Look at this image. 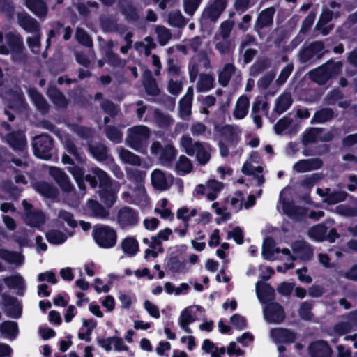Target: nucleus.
Listing matches in <instances>:
<instances>
[{"label": "nucleus", "instance_id": "1", "mask_svg": "<svg viewBox=\"0 0 357 357\" xmlns=\"http://www.w3.org/2000/svg\"><path fill=\"white\" fill-rule=\"evenodd\" d=\"M9 54L15 62H24L27 57L23 41L20 36L10 31L4 36L3 32L0 31V54Z\"/></svg>", "mask_w": 357, "mask_h": 357}, {"label": "nucleus", "instance_id": "2", "mask_svg": "<svg viewBox=\"0 0 357 357\" xmlns=\"http://www.w3.org/2000/svg\"><path fill=\"white\" fill-rule=\"evenodd\" d=\"M181 144L184 151L189 156H195L201 165H205L211 157V147L207 143L194 142L188 135H183L181 139Z\"/></svg>", "mask_w": 357, "mask_h": 357}, {"label": "nucleus", "instance_id": "3", "mask_svg": "<svg viewBox=\"0 0 357 357\" xmlns=\"http://www.w3.org/2000/svg\"><path fill=\"white\" fill-rule=\"evenodd\" d=\"M150 132L145 126H136L128 130L126 143L132 149L139 153H145Z\"/></svg>", "mask_w": 357, "mask_h": 357}, {"label": "nucleus", "instance_id": "4", "mask_svg": "<svg viewBox=\"0 0 357 357\" xmlns=\"http://www.w3.org/2000/svg\"><path fill=\"white\" fill-rule=\"evenodd\" d=\"M96 243L101 248H110L116 243V233L114 229L106 225H96L93 230Z\"/></svg>", "mask_w": 357, "mask_h": 357}, {"label": "nucleus", "instance_id": "5", "mask_svg": "<svg viewBox=\"0 0 357 357\" xmlns=\"http://www.w3.org/2000/svg\"><path fill=\"white\" fill-rule=\"evenodd\" d=\"M293 253L287 248L282 250V255L283 259H290L291 261L296 259H301L303 261H307L311 259L313 255L312 248L306 242L303 241H298L292 245Z\"/></svg>", "mask_w": 357, "mask_h": 357}, {"label": "nucleus", "instance_id": "6", "mask_svg": "<svg viewBox=\"0 0 357 357\" xmlns=\"http://www.w3.org/2000/svg\"><path fill=\"white\" fill-rule=\"evenodd\" d=\"M52 141L47 135L36 137L33 141L34 154L36 157L48 160L52 156Z\"/></svg>", "mask_w": 357, "mask_h": 357}, {"label": "nucleus", "instance_id": "7", "mask_svg": "<svg viewBox=\"0 0 357 357\" xmlns=\"http://www.w3.org/2000/svg\"><path fill=\"white\" fill-rule=\"evenodd\" d=\"M151 153L158 156L163 165L169 164L174 158L176 150L171 143L162 146L159 142H153L150 147Z\"/></svg>", "mask_w": 357, "mask_h": 357}, {"label": "nucleus", "instance_id": "8", "mask_svg": "<svg viewBox=\"0 0 357 357\" xmlns=\"http://www.w3.org/2000/svg\"><path fill=\"white\" fill-rule=\"evenodd\" d=\"M227 6V0H211L203 11V19L215 22L225 10Z\"/></svg>", "mask_w": 357, "mask_h": 357}, {"label": "nucleus", "instance_id": "9", "mask_svg": "<svg viewBox=\"0 0 357 357\" xmlns=\"http://www.w3.org/2000/svg\"><path fill=\"white\" fill-rule=\"evenodd\" d=\"M22 205L25 211L24 221L26 225L36 228H40L45 222V215L38 210L32 211V205L26 200L22 201Z\"/></svg>", "mask_w": 357, "mask_h": 357}, {"label": "nucleus", "instance_id": "10", "mask_svg": "<svg viewBox=\"0 0 357 357\" xmlns=\"http://www.w3.org/2000/svg\"><path fill=\"white\" fill-rule=\"evenodd\" d=\"M335 66L333 63H327L311 70L310 78L319 84H324L335 73Z\"/></svg>", "mask_w": 357, "mask_h": 357}, {"label": "nucleus", "instance_id": "11", "mask_svg": "<svg viewBox=\"0 0 357 357\" xmlns=\"http://www.w3.org/2000/svg\"><path fill=\"white\" fill-rule=\"evenodd\" d=\"M223 188V184L221 182L214 179H210L207 181L206 185L200 184L195 188L197 194L204 195L208 199L213 201L216 199L218 194Z\"/></svg>", "mask_w": 357, "mask_h": 357}, {"label": "nucleus", "instance_id": "12", "mask_svg": "<svg viewBox=\"0 0 357 357\" xmlns=\"http://www.w3.org/2000/svg\"><path fill=\"white\" fill-rule=\"evenodd\" d=\"M264 317L268 323L279 324L285 317L284 312L281 305L277 303H271L264 308Z\"/></svg>", "mask_w": 357, "mask_h": 357}, {"label": "nucleus", "instance_id": "13", "mask_svg": "<svg viewBox=\"0 0 357 357\" xmlns=\"http://www.w3.org/2000/svg\"><path fill=\"white\" fill-rule=\"evenodd\" d=\"M151 181L153 187L160 191L167 190L173 183V177L166 175L160 169H154L151 174Z\"/></svg>", "mask_w": 357, "mask_h": 357}, {"label": "nucleus", "instance_id": "14", "mask_svg": "<svg viewBox=\"0 0 357 357\" xmlns=\"http://www.w3.org/2000/svg\"><path fill=\"white\" fill-rule=\"evenodd\" d=\"M117 220L121 228H127L135 226L137 223L138 215L132 208L124 207L119 210Z\"/></svg>", "mask_w": 357, "mask_h": 357}, {"label": "nucleus", "instance_id": "15", "mask_svg": "<svg viewBox=\"0 0 357 357\" xmlns=\"http://www.w3.org/2000/svg\"><path fill=\"white\" fill-rule=\"evenodd\" d=\"M17 20L20 26L26 32L33 34L41 32L38 22L27 13H19Z\"/></svg>", "mask_w": 357, "mask_h": 357}, {"label": "nucleus", "instance_id": "16", "mask_svg": "<svg viewBox=\"0 0 357 357\" xmlns=\"http://www.w3.org/2000/svg\"><path fill=\"white\" fill-rule=\"evenodd\" d=\"M49 172L63 191L70 192L73 190V188L69 178L61 169L52 167Z\"/></svg>", "mask_w": 357, "mask_h": 357}, {"label": "nucleus", "instance_id": "17", "mask_svg": "<svg viewBox=\"0 0 357 357\" xmlns=\"http://www.w3.org/2000/svg\"><path fill=\"white\" fill-rule=\"evenodd\" d=\"M126 175L128 179L135 183V192L139 193L140 196H145V189L142 184V181L144 178L145 174L136 169H126Z\"/></svg>", "mask_w": 357, "mask_h": 357}, {"label": "nucleus", "instance_id": "18", "mask_svg": "<svg viewBox=\"0 0 357 357\" xmlns=\"http://www.w3.org/2000/svg\"><path fill=\"white\" fill-rule=\"evenodd\" d=\"M322 162L319 158L300 160L293 166V170L298 173H304L320 168Z\"/></svg>", "mask_w": 357, "mask_h": 357}, {"label": "nucleus", "instance_id": "19", "mask_svg": "<svg viewBox=\"0 0 357 357\" xmlns=\"http://www.w3.org/2000/svg\"><path fill=\"white\" fill-rule=\"evenodd\" d=\"M91 172L94 174V176L91 175H86L85 176V179L86 181H88L91 187H96L97 185V181L96 179V177H97L100 182V186H108L110 184V178L107 175V174L100 169L98 167H94L91 169Z\"/></svg>", "mask_w": 357, "mask_h": 357}, {"label": "nucleus", "instance_id": "20", "mask_svg": "<svg viewBox=\"0 0 357 357\" xmlns=\"http://www.w3.org/2000/svg\"><path fill=\"white\" fill-rule=\"evenodd\" d=\"M256 294L261 303H268L274 298V289L267 283L258 281L256 284Z\"/></svg>", "mask_w": 357, "mask_h": 357}, {"label": "nucleus", "instance_id": "21", "mask_svg": "<svg viewBox=\"0 0 357 357\" xmlns=\"http://www.w3.org/2000/svg\"><path fill=\"white\" fill-rule=\"evenodd\" d=\"M270 336L277 344L291 342L295 339V334L288 329L275 328L271 331Z\"/></svg>", "mask_w": 357, "mask_h": 357}, {"label": "nucleus", "instance_id": "22", "mask_svg": "<svg viewBox=\"0 0 357 357\" xmlns=\"http://www.w3.org/2000/svg\"><path fill=\"white\" fill-rule=\"evenodd\" d=\"M249 108L250 102L248 98L245 96H240L236 102L232 112L234 118L236 120L244 119L248 113Z\"/></svg>", "mask_w": 357, "mask_h": 357}, {"label": "nucleus", "instance_id": "23", "mask_svg": "<svg viewBox=\"0 0 357 357\" xmlns=\"http://www.w3.org/2000/svg\"><path fill=\"white\" fill-rule=\"evenodd\" d=\"M309 353L311 357H331V349L324 341H317L310 344Z\"/></svg>", "mask_w": 357, "mask_h": 357}, {"label": "nucleus", "instance_id": "24", "mask_svg": "<svg viewBox=\"0 0 357 357\" xmlns=\"http://www.w3.org/2000/svg\"><path fill=\"white\" fill-rule=\"evenodd\" d=\"M322 129L311 128L307 129L304 134L303 142L304 144H308L317 140L321 141H329L332 138V135L331 133H327L324 136H321Z\"/></svg>", "mask_w": 357, "mask_h": 357}, {"label": "nucleus", "instance_id": "25", "mask_svg": "<svg viewBox=\"0 0 357 357\" xmlns=\"http://www.w3.org/2000/svg\"><path fill=\"white\" fill-rule=\"evenodd\" d=\"M275 10L273 8H268L262 10L259 15L255 25V29L259 31L261 29L272 24Z\"/></svg>", "mask_w": 357, "mask_h": 357}, {"label": "nucleus", "instance_id": "26", "mask_svg": "<svg viewBox=\"0 0 357 357\" xmlns=\"http://www.w3.org/2000/svg\"><path fill=\"white\" fill-rule=\"evenodd\" d=\"M195 318L192 315V307H187L183 309L178 319V323L181 328L186 333H191L192 331L189 327V324L194 322Z\"/></svg>", "mask_w": 357, "mask_h": 357}, {"label": "nucleus", "instance_id": "27", "mask_svg": "<svg viewBox=\"0 0 357 357\" xmlns=\"http://www.w3.org/2000/svg\"><path fill=\"white\" fill-rule=\"evenodd\" d=\"M323 50L324 44L321 42H314L303 50L301 57L304 61H307L314 56L320 58L324 54Z\"/></svg>", "mask_w": 357, "mask_h": 357}, {"label": "nucleus", "instance_id": "28", "mask_svg": "<svg viewBox=\"0 0 357 357\" xmlns=\"http://www.w3.org/2000/svg\"><path fill=\"white\" fill-rule=\"evenodd\" d=\"M278 209L282 208V211L288 216L294 219H299L300 215L303 214V209L294 206L289 202L282 200L281 197L277 206Z\"/></svg>", "mask_w": 357, "mask_h": 357}, {"label": "nucleus", "instance_id": "29", "mask_svg": "<svg viewBox=\"0 0 357 357\" xmlns=\"http://www.w3.org/2000/svg\"><path fill=\"white\" fill-rule=\"evenodd\" d=\"M282 254V250H280L278 248H275L274 241L271 238H266L264 241L262 247V256L263 257L269 261H273L278 257L275 255Z\"/></svg>", "mask_w": 357, "mask_h": 357}, {"label": "nucleus", "instance_id": "30", "mask_svg": "<svg viewBox=\"0 0 357 357\" xmlns=\"http://www.w3.org/2000/svg\"><path fill=\"white\" fill-rule=\"evenodd\" d=\"M25 6L39 17H44L47 13V7L43 0H26Z\"/></svg>", "mask_w": 357, "mask_h": 357}, {"label": "nucleus", "instance_id": "31", "mask_svg": "<svg viewBox=\"0 0 357 357\" xmlns=\"http://www.w3.org/2000/svg\"><path fill=\"white\" fill-rule=\"evenodd\" d=\"M117 151L119 157L122 162L134 166L141 165V159L136 154L121 147L118 148Z\"/></svg>", "mask_w": 357, "mask_h": 357}, {"label": "nucleus", "instance_id": "32", "mask_svg": "<svg viewBox=\"0 0 357 357\" xmlns=\"http://www.w3.org/2000/svg\"><path fill=\"white\" fill-rule=\"evenodd\" d=\"M7 142L15 150L23 151L26 146V139L22 132H13L6 137Z\"/></svg>", "mask_w": 357, "mask_h": 357}, {"label": "nucleus", "instance_id": "33", "mask_svg": "<svg viewBox=\"0 0 357 357\" xmlns=\"http://www.w3.org/2000/svg\"><path fill=\"white\" fill-rule=\"evenodd\" d=\"M242 172L244 174L252 175L257 185H260L264 183V178L261 174V167H255L251 163L247 162L244 163L242 167Z\"/></svg>", "mask_w": 357, "mask_h": 357}, {"label": "nucleus", "instance_id": "34", "mask_svg": "<svg viewBox=\"0 0 357 357\" xmlns=\"http://www.w3.org/2000/svg\"><path fill=\"white\" fill-rule=\"evenodd\" d=\"M193 88L188 87L185 96L180 100V114L182 117L188 116L191 112Z\"/></svg>", "mask_w": 357, "mask_h": 357}, {"label": "nucleus", "instance_id": "35", "mask_svg": "<svg viewBox=\"0 0 357 357\" xmlns=\"http://www.w3.org/2000/svg\"><path fill=\"white\" fill-rule=\"evenodd\" d=\"M0 258L16 266L22 264L24 261V256L21 253L10 252L4 249H0Z\"/></svg>", "mask_w": 357, "mask_h": 357}, {"label": "nucleus", "instance_id": "36", "mask_svg": "<svg viewBox=\"0 0 357 357\" xmlns=\"http://www.w3.org/2000/svg\"><path fill=\"white\" fill-rule=\"evenodd\" d=\"M121 248L125 254L134 256L139 251V244L133 237H127L121 242Z\"/></svg>", "mask_w": 357, "mask_h": 357}, {"label": "nucleus", "instance_id": "37", "mask_svg": "<svg viewBox=\"0 0 357 357\" xmlns=\"http://www.w3.org/2000/svg\"><path fill=\"white\" fill-rule=\"evenodd\" d=\"M346 317L347 319V321L338 322L333 327V333L337 337L346 335L351 331L356 329L348 317V314Z\"/></svg>", "mask_w": 357, "mask_h": 357}, {"label": "nucleus", "instance_id": "38", "mask_svg": "<svg viewBox=\"0 0 357 357\" xmlns=\"http://www.w3.org/2000/svg\"><path fill=\"white\" fill-rule=\"evenodd\" d=\"M292 99L289 93H282L276 100L275 110L278 114L284 112L291 105Z\"/></svg>", "mask_w": 357, "mask_h": 357}, {"label": "nucleus", "instance_id": "39", "mask_svg": "<svg viewBox=\"0 0 357 357\" xmlns=\"http://www.w3.org/2000/svg\"><path fill=\"white\" fill-rule=\"evenodd\" d=\"M214 78L208 74H201L197 84V91L205 92L211 89L213 86Z\"/></svg>", "mask_w": 357, "mask_h": 357}, {"label": "nucleus", "instance_id": "40", "mask_svg": "<svg viewBox=\"0 0 357 357\" xmlns=\"http://www.w3.org/2000/svg\"><path fill=\"white\" fill-rule=\"evenodd\" d=\"M143 83L146 92L151 95H156L159 93V89L155 80L151 76V72L146 70L144 73Z\"/></svg>", "mask_w": 357, "mask_h": 357}, {"label": "nucleus", "instance_id": "41", "mask_svg": "<svg viewBox=\"0 0 357 357\" xmlns=\"http://www.w3.org/2000/svg\"><path fill=\"white\" fill-rule=\"evenodd\" d=\"M35 190L45 197H54L56 195V190L50 183L38 182L34 185Z\"/></svg>", "mask_w": 357, "mask_h": 357}, {"label": "nucleus", "instance_id": "42", "mask_svg": "<svg viewBox=\"0 0 357 357\" xmlns=\"http://www.w3.org/2000/svg\"><path fill=\"white\" fill-rule=\"evenodd\" d=\"M87 208L92 215L97 217L104 218L109 215L108 210L105 208L100 204L94 200L88 201Z\"/></svg>", "mask_w": 357, "mask_h": 357}, {"label": "nucleus", "instance_id": "43", "mask_svg": "<svg viewBox=\"0 0 357 357\" xmlns=\"http://www.w3.org/2000/svg\"><path fill=\"white\" fill-rule=\"evenodd\" d=\"M235 71V67L231 63L225 65L223 69L220 71L218 77V82L222 86H226Z\"/></svg>", "mask_w": 357, "mask_h": 357}, {"label": "nucleus", "instance_id": "44", "mask_svg": "<svg viewBox=\"0 0 357 357\" xmlns=\"http://www.w3.org/2000/svg\"><path fill=\"white\" fill-rule=\"evenodd\" d=\"M176 169L178 174L185 175L192 171V164L186 156L181 155L176 164Z\"/></svg>", "mask_w": 357, "mask_h": 357}, {"label": "nucleus", "instance_id": "45", "mask_svg": "<svg viewBox=\"0 0 357 357\" xmlns=\"http://www.w3.org/2000/svg\"><path fill=\"white\" fill-rule=\"evenodd\" d=\"M165 289L169 294H174L179 296L181 294H186L189 291L190 287L187 283H181L178 287H176L171 282H166L165 284Z\"/></svg>", "mask_w": 357, "mask_h": 357}, {"label": "nucleus", "instance_id": "46", "mask_svg": "<svg viewBox=\"0 0 357 357\" xmlns=\"http://www.w3.org/2000/svg\"><path fill=\"white\" fill-rule=\"evenodd\" d=\"M2 334L9 339H14L17 333V325L14 321H5L0 327Z\"/></svg>", "mask_w": 357, "mask_h": 357}, {"label": "nucleus", "instance_id": "47", "mask_svg": "<svg viewBox=\"0 0 357 357\" xmlns=\"http://www.w3.org/2000/svg\"><path fill=\"white\" fill-rule=\"evenodd\" d=\"M202 349L207 354H211L212 357H220L225 350L223 347L218 348L213 342L206 339L204 341Z\"/></svg>", "mask_w": 357, "mask_h": 357}, {"label": "nucleus", "instance_id": "48", "mask_svg": "<svg viewBox=\"0 0 357 357\" xmlns=\"http://www.w3.org/2000/svg\"><path fill=\"white\" fill-rule=\"evenodd\" d=\"M326 230L327 229L325 225L319 224L312 227L308 231V236L314 241H321L326 238Z\"/></svg>", "mask_w": 357, "mask_h": 357}, {"label": "nucleus", "instance_id": "49", "mask_svg": "<svg viewBox=\"0 0 357 357\" xmlns=\"http://www.w3.org/2000/svg\"><path fill=\"white\" fill-rule=\"evenodd\" d=\"M333 116V112L331 109L324 108L319 111H317L313 118L311 120V123H324L330 119H331Z\"/></svg>", "mask_w": 357, "mask_h": 357}, {"label": "nucleus", "instance_id": "50", "mask_svg": "<svg viewBox=\"0 0 357 357\" xmlns=\"http://www.w3.org/2000/svg\"><path fill=\"white\" fill-rule=\"evenodd\" d=\"M168 200L167 199H162L157 203L156 207L155 208V212L160 214L162 218L172 219L173 214L171 210L167 207Z\"/></svg>", "mask_w": 357, "mask_h": 357}, {"label": "nucleus", "instance_id": "51", "mask_svg": "<svg viewBox=\"0 0 357 357\" xmlns=\"http://www.w3.org/2000/svg\"><path fill=\"white\" fill-rule=\"evenodd\" d=\"M49 97L58 107H64L67 105L66 100L63 95L55 87H50L47 91Z\"/></svg>", "mask_w": 357, "mask_h": 357}, {"label": "nucleus", "instance_id": "52", "mask_svg": "<svg viewBox=\"0 0 357 357\" xmlns=\"http://www.w3.org/2000/svg\"><path fill=\"white\" fill-rule=\"evenodd\" d=\"M197 213V211L196 208L183 207L177 211L176 217L178 219L182 220L185 227H187L188 226V222L190 218L195 216Z\"/></svg>", "mask_w": 357, "mask_h": 357}, {"label": "nucleus", "instance_id": "53", "mask_svg": "<svg viewBox=\"0 0 357 357\" xmlns=\"http://www.w3.org/2000/svg\"><path fill=\"white\" fill-rule=\"evenodd\" d=\"M28 93L36 107L41 110L46 109L47 103L45 98L35 89H29Z\"/></svg>", "mask_w": 357, "mask_h": 357}, {"label": "nucleus", "instance_id": "54", "mask_svg": "<svg viewBox=\"0 0 357 357\" xmlns=\"http://www.w3.org/2000/svg\"><path fill=\"white\" fill-rule=\"evenodd\" d=\"M222 135L230 140H235L241 133V128L237 126L227 125L222 128Z\"/></svg>", "mask_w": 357, "mask_h": 357}, {"label": "nucleus", "instance_id": "55", "mask_svg": "<svg viewBox=\"0 0 357 357\" xmlns=\"http://www.w3.org/2000/svg\"><path fill=\"white\" fill-rule=\"evenodd\" d=\"M41 36L42 33L40 32L26 38L27 45L33 54H38L40 52Z\"/></svg>", "mask_w": 357, "mask_h": 357}, {"label": "nucleus", "instance_id": "56", "mask_svg": "<svg viewBox=\"0 0 357 357\" xmlns=\"http://www.w3.org/2000/svg\"><path fill=\"white\" fill-rule=\"evenodd\" d=\"M46 238L52 244H62L67 239V236L61 231L51 230L46 234Z\"/></svg>", "mask_w": 357, "mask_h": 357}, {"label": "nucleus", "instance_id": "57", "mask_svg": "<svg viewBox=\"0 0 357 357\" xmlns=\"http://www.w3.org/2000/svg\"><path fill=\"white\" fill-rule=\"evenodd\" d=\"M119 190V185L116 187V191L102 190L100 191L101 200L108 206H112L116 202V192Z\"/></svg>", "mask_w": 357, "mask_h": 357}, {"label": "nucleus", "instance_id": "58", "mask_svg": "<svg viewBox=\"0 0 357 357\" xmlns=\"http://www.w3.org/2000/svg\"><path fill=\"white\" fill-rule=\"evenodd\" d=\"M234 22L231 20H225L221 23L220 26V33L219 36H215V39L219 40V37L222 39H228L230 33L233 29Z\"/></svg>", "mask_w": 357, "mask_h": 357}, {"label": "nucleus", "instance_id": "59", "mask_svg": "<svg viewBox=\"0 0 357 357\" xmlns=\"http://www.w3.org/2000/svg\"><path fill=\"white\" fill-rule=\"evenodd\" d=\"M68 171L72 174L76 181L78 187L81 190H84L85 186L84 183V170L79 166H72L68 167Z\"/></svg>", "mask_w": 357, "mask_h": 357}, {"label": "nucleus", "instance_id": "60", "mask_svg": "<svg viewBox=\"0 0 357 357\" xmlns=\"http://www.w3.org/2000/svg\"><path fill=\"white\" fill-rule=\"evenodd\" d=\"M135 188L132 190L131 192L125 191L122 194V198L127 203L130 204H137L141 201H144L146 199V195L144 197L140 196L139 193L135 192Z\"/></svg>", "mask_w": 357, "mask_h": 357}, {"label": "nucleus", "instance_id": "61", "mask_svg": "<svg viewBox=\"0 0 357 357\" xmlns=\"http://www.w3.org/2000/svg\"><path fill=\"white\" fill-rule=\"evenodd\" d=\"M168 22L170 25L177 27H181L185 24L183 16L178 10L172 11L169 13Z\"/></svg>", "mask_w": 357, "mask_h": 357}, {"label": "nucleus", "instance_id": "62", "mask_svg": "<svg viewBox=\"0 0 357 357\" xmlns=\"http://www.w3.org/2000/svg\"><path fill=\"white\" fill-rule=\"evenodd\" d=\"M3 280L5 284L10 288L21 289L24 287V279L19 274L5 278Z\"/></svg>", "mask_w": 357, "mask_h": 357}, {"label": "nucleus", "instance_id": "63", "mask_svg": "<svg viewBox=\"0 0 357 357\" xmlns=\"http://www.w3.org/2000/svg\"><path fill=\"white\" fill-rule=\"evenodd\" d=\"M107 138L113 142L118 144L122 140V132L114 126H107L105 128Z\"/></svg>", "mask_w": 357, "mask_h": 357}, {"label": "nucleus", "instance_id": "64", "mask_svg": "<svg viewBox=\"0 0 357 357\" xmlns=\"http://www.w3.org/2000/svg\"><path fill=\"white\" fill-rule=\"evenodd\" d=\"M90 150L93 157L98 160H103L107 156V149L106 146L102 144L91 146Z\"/></svg>", "mask_w": 357, "mask_h": 357}]
</instances>
